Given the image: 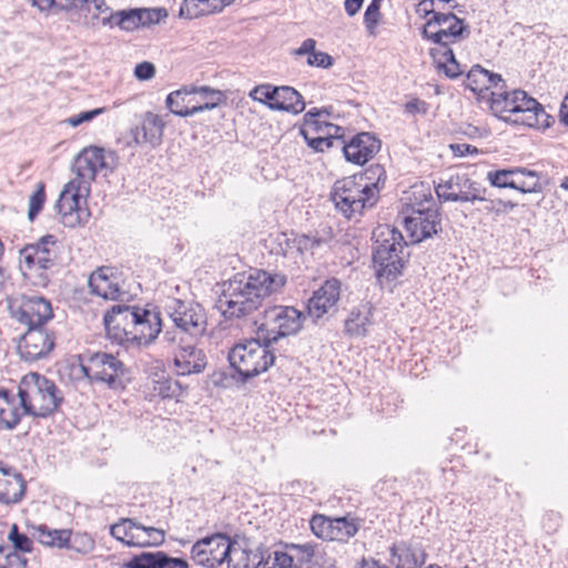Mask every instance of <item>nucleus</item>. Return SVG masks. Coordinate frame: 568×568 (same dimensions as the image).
<instances>
[{"label": "nucleus", "instance_id": "1", "mask_svg": "<svg viewBox=\"0 0 568 568\" xmlns=\"http://www.w3.org/2000/svg\"><path fill=\"white\" fill-rule=\"evenodd\" d=\"M286 283V276L264 270L236 274L223 283L216 306L225 317H243L256 311L263 301Z\"/></svg>", "mask_w": 568, "mask_h": 568}, {"label": "nucleus", "instance_id": "2", "mask_svg": "<svg viewBox=\"0 0 568 568\" xmlns=\"http://www.w3.org/2000/svg\"><path fill=\"white\" fill-rule=\"evenodd\" d=\"M103 321L108 338L126 348L151 343L162 327L159 312L139 306L113 305Z\"/></svg>", "mask_w": 568, "mask_h": 568}, {"label": "nucleus", "instance_id": "3", "mask_svg": "<svg viewBox=\"0 0 568 568\" xmlns=\"http://www.w3.org/2000/svg\"><path fill=\"white\" fill-rule=\"evenodd\" d=\"M386 181V172L379 164L367 168L363 173L335 182L331 199L335 207L346 217L362 215L379 199V187Z\"/></svg>", "mask_w": 568, "mask_h": 568}, {"label": "nucleus", "instance_id": "4", "mask_svg": "<svg viewBox=\"0 0 568 568\" xmlns=\"http://www.w3.org/2000/svg\"><path fill=\"white\" fill-rule=\"evenodd\" d=\"M422 36L436 44L430 49L436 68L443 70L450 79L459 77L463 70L450 45L470 36V28L466 21L452 12L434 13V17L424 24Z\"/></svg>", "mask_w": 568, "mask_h": 568}, {"label": "nucleus", "instance_id": "5", "mask_svg": "<svg viewBox=\"0 0 568 568\" xmlns=\"http://www.w3.org/2000/svg\"><path fill=\"white\" fill-rule=\"evenodd\" d=\"M373 261L376 276L381 284L395 281L403 272L406 263L403 234L388 224L378 225L373 231Z\"/></svg>", "mask_w": 568, "mask_h": 568}, {"label": "nucleus", "instance_id": "6", "mask_svg": "<svg viewBox=\"0 0 568 568\" xmlns=\"http://www.w3.org/2000/svg\"><path fill=\"white\" fill-rule=\"evenodd\" d=\"M18 396L23 414L41 418L51 416L63 402L54 382L39 373H29L21 378Z\"/></svg>", "mask_w": 568, "mask_h": 568}, {"label": "nucleus", "instance_id": "7", "mask_svg": "<svg viewBox=\"0 0 568 568\" xmlns=\"http://www.w3.org/2000/svg\"><path fill=\"white\" fill-rule=\"evenodd\" d=\"M271 342H266L262 334L256 338L237 343L229 352L230 365L247 381L266 372L275 362V355L270 349Z\"/></svg>", "mask_w": 568, "mask_h": 568}, {"label": "nucleus", "instance_id": "8", "mask_svg": "<svg viewBox=\"0 0 568 568\" xmlns=\"http://www.w3.org/2000/svg\"><path fill=\"white\" fill-rule=\"evenodd\" d=\"M57 258V237L47 234L20 250V268L26 277H36L34 283L44 286L48 283L47 271L55 265Z\"/></svg>", "mask_w": 568, "mask_h": 568}, {"label": "nucleus", "instance_id": "9", "mask_svg": "<svg viewBox=\"0 0 568 568\" xmlns=\"http://www.w3.org/2000/svg\"><path fill=\"white\" fill-rule=\"evenodd\" d=\"M116 164L115 152L95 145L87 146L74 158L72 171L75 178L72 181L91 189L98 173L108 175L115 170Z\"/></svg>", "mask_w": 568, "mask_h": 568}, {"label": "nucleus", "instance_id": "10", "mask_svg": "<svg viewBox=\"0 0 568 568\" xmlns=\"http://www.w3.org/2000/svg\"><path fill=\"white\" fill-rule=\"evenodd\" d=\"M80 367L85 377L116 388L123 386L124 365L112 354L85 353L80 356Z\"/></svg>", "mask_w": 568, "mask_h": 568}, {"label": "nucleus", "instance_id": "11", "mask_svg": "<svg viewBox=\"0 0 568 568\" xmlns=\"http://www.w3.org/2000/svg\"><path fill=\"white\" fill-rule=\"evenodd\" d=\"M303 314L294 307L275 305L264 311V321L258 326L266 342L275 343L281 337L296 334L302 328Z\"/></svg>", "mask_w": 568, "mask_h": 568}, {"label": "nucleus", "instance_id": "12", "mask_svg": "<svg viewBox=\"0 0 568 568\" xmlns=\"http://www.w3.org/2000/svg\"><path fill=\"white\" fill-rule=\"evenodd\" d=\"M405 227L413 242L419 243L442 231V220L438 209L434 207L430 189L423 193V201L412 206V214L406 216Z\"/></svg>", "mask_w": 568, "mask_h": 568}, {"label": "nucleus", "instance_id": "13", "mask_svg": "<svg viewBox=\"0 0 568 568\" xmlns=\"http://www.w3.org/2000/svg\"><path fill=\"white\" fill-rule=\"evenodd\" d=\"M248 97L271 110L284 111L292 114H300L305 110V102L302 94L292 87H275L268 83L254 87Z\"/></svg>", "mask_w": 568, "mask_h": 568}, {"label": "nucleus", "instance_id": "14", "mask_svg": "<svg viewBox=\"0 0 568 568\" xmlns=\"http://www.w3.org/2000/svg\"><path fill=\"white\" fill-rule=\"evenodd\" d=\"M32 536L44 546L70 548L81 554H88L94 548V540L87 534H77L71 538L70 530L50 529L45 525L34 527Z\"/></svg>", "mask_w": 568, "mask_h": 568}, {"label": "nucleus", "instance_id": "15", "mask_svg": "<svg viewBox=\"0 0 568 568\" xmlns=\"http://www.w3.org/2000/svg\"><path fill=\"white\" fill-rule=\"evenodd\" d=\"M232 542L224 534L212 535L192 546L191 557L197 565L216 568L225 564Z\"/></svg>", "mask_w": 568, "mask_h": 568}, {"label": "nucleus", "instance_id": "16", "mask_svg": "<svg viewBox=\"0 0 568 568\" xmlns=\"http://www.w3.org/2000/svg\"><path fill=\"white\" fill-rule=\"evenodd\" d=\"M12 316L27 327L43 326L53 317L51 303L40 295H22L11 306Z\"/></svg>", "mask_w": 568, "mask_h": 568}, {"label": "nucleus", "instance_id": "17", "mask_svg": "<svg viewBox=\"0 0 568 568\" xmlns=\"http://www.w3.org/2000/svg\"><path fill=\"white\" fill-rule=\"evenodd\" d=\"M180 95H184L182 98L184 104L180 106V118L190 116L205 110H213L225 100L222 91L206 85L180 87Z\"/></svg>", "mask_w": 568, "mask_h": 568}, {"label": "nucleus", "instance_id": "18", "mask_svg": "<svg viewBox=\"0 0 568 568\" xmlns=\"http://www.w3.org/2000/svg\"><path fill=\"white\" fill-rule=\"evenodd\" d=\"M54 347V336L44 325L27 327L18 344V352L26 362L45 357Z\"/></svg>", "mask_w": 568, "mask_h": 568}, {"label": "nucleus", "instance_id": "19", "mask_svg": "<svg viewBox=\"0 0 568 568\" xmlns=\"http://www.w3.org/2000/svg\"><path fill=\"white\" fill-rule=\"evenodd\" d=\"M90 187L80 185L78 182L69 181L61 191L55 207L62 215L64 225L74 226L80 221L81 200L88 197Z\"/></svg>", "mask_w": 568, "mask_h": 568}, {"label": "nucleus", "instance_id": "20", "mask_svg": "<svg viewBox=\"0 0 568 568\" xmlns=\"http://www.w3.org/2000/svg\"><path fill=\"white\" fill-rule=\"evenodd\" d=\"M206 331V315L199 303L185 304L180 301V344L189 337L197 342Z\"/></svg>", "mask_w": 568, "mask_h": 568}, {"label": "nucleus", "instance_id": "21", "mask_svg": "<svg viewBox=\"0 0 568 568\" xmlns=\"http://www.w3.org/2000/svg\"><path fill=\"white\" fill-rule=\"evenodd\" d=\"M91 293L104 300H120L125 291L121 284V276L111 266L97 268L88 281Z\"/></svg>", "mask_w": 568, "mask_h": 568}, {"label": "nucleus", "instance_id": "22", "mask_svg": "<svg viewBox=\"0 0 568 568\" xmlns=\"http://www.w3.org/2000/svg\"><path fill=\"white\" fill-rule=\"evenodd\" d=\"M271 552L263 545L256 548H247L233 541L225 564L227 568H271Z\"/></svg>", "mask_w": 568, "mask_h": 568}, {"label": "nucleus", "instance_id": "23", "mask_svg": "<svg viewBox=\"0 0 568 568\" xmlns=\"http://www.w3.org/2000/svg\"><path fill=\"white\" fill-rule=\"evenodd\" d=\"M379 150L381 140L369 132H361L342 145L346 161L357 165L367 163Z\"/></svg>", "mask_w": 568, "mask_h": 568}, {"label": "nucleus", "instance_id": "24", "mask_svg": "<svg viewBox=\"0 0 568 568\" xmlns=\"http://www.w3.org/2000/svg\"><path fill=\"white\" fill-rule=\"evenodd\" d=\"M465 85L477 94L478 100L488 101L489 93L498 88L504 89L506 83L500 74L476 64L466 74Z\"/></svg>", "mask_w": 568, "mask_h": 568}, {"label": "nucleus", "instance_id": "25", "mask_svg": "<svg viewBox=\"0 0 568 568\" xmlns=\"http://www.w3.org/2000/svg\"><path fill=\"white\" fill-rule=\"evenodd\" d=\"M341 283L336 278H329L313 293L307 304L308 315L315 320L323 317L335 307L339 300Z\"/></svg>", "mask_w": 568, "mask_h": 568}, {"label": "nucleus", "instance_id": "26", "mask_svg": "<svg viewBox=\"0 0 568 568\" xmlns=\"http://www.w3.org/2000/svg\"><path fill=\"white\" fill-rule=\"evenodd\" d=\"M26 494V481L16 468L0 460V503L18 504Z\"/></svg>", "mask_w": 568, "mask_h": 568}, {"label": "nucleus", "instance_id": "27", "mask_svg": "<svg viewBox=\"0 0 568 568\" xmlns=\"http://www.w3.org/2000/svg\"><path fill=\"white\" fill-rule=\"evenodd\" d=\"M390 562L395 568H422L427 555L418 544L400 541L390 548Z\"/></svg>", "mask_w": 568, "mask_h": 568}, {"label": "nucleus", "instance_id": "28", "mask_svg": "<svg viewBox=\"0 0 568 568\" xmlns=\"http://www.w3.org/2000/svg\"><path fill=\"white\" fill-rule=\"evenodd\" d=\"M164 122L162 119L152 112H146L141 126L131 130V136L135 144L150 143L158 145L163 135Z\"/></svg>", "mask_w": 568, "mask_h": 568}, {"label": "nucleus", "instance_id": "29", "mask_svg": "<svg viewBox=\"0 0 568 568\" xmlns=\"http://www.w3.org/2000/svg\"><path fill=\"white\" fill-rule=\"evenodd\" d=\"M324 110H318L316 108L311 109L304 114V128L301 129V133L307 142V145L314 149L317 152H324L334 146V138L322 135V136H310L308 131H321L322 130V121L320 120Z\"/></svg>", "mask_w": 568, "mask_h": 568}, {"label": "nucleus", "instance_id": "30", "mask_svg": "<svg viewBox=\"0 0 568 568\" xmlns=\"http://www.w3.org/2000/svg\"><path fill=\"white\" fill-rule=\"evenodd\" d=\"M184 343L185 345H180V376L202 373L207 365L206 355L196 347L194 341Z\"/></svg>", "mask_w": 568, "mask_h": 568}, {"label": "nucleus", "instance_id": "31", "mask_svg": "<svg viewBox=\"0 0 568 568\" xmlns=\"http://www.w3.org/2000/svg\"><path fill=\"white\" fill-rule=\"evenodd\" d=\"M373 310L371 303L353 308L345 320V333L351 337L366 336L373 324Z\"/></svg>", "mask_w": 568, "mask_h": 568}, {"label": "nucleus", "instance_id": "32", "mask_svg": "<svg viewBox=\"0 0 568 568\" xmlns=\"http://www.w3.org/2000/svg\"><path fill=\"white\" fill-rule=\"evenodd\" d=\"M488 104L491 111L505 121H511L518 112V100L515 99V90L511 92L504 89H496L489 93Z\"/></svg>", "mask_w": 568, "mask_h": 568}, {"label": "nucleus", "instance_id": "33", "mask_svg": "<svg viewBox=\"0 0 568 568\" xmlns=\"http://www.w3.org/2000/svg\"><path fill=\"white\" fill-rule=\"evenodd\" d=\"M126 568H174L178 567V558H172L162 551H143L133 556L126 564Z\"/></svg>", "mask_w": 568, "mask_h": 568}, {"label": "nucleus", "instance_id": "34", "mask_svg": "<svg viewBox=\"0 0 568 568\" xmlns=\"http://www.w3.org/2000/svg\"><path fill=\"white\" fill-rule=\"evenodd\" d=\"M156 12L150 9H129L115 12L118 21L115 26L124 31H133L141 26H145L154 21Z\"/></svg>", "mask_w": 568, "mask_h": 568}, {"label": "nucleus", "instance_id": "35", "mask_svg": "<svg viewBox=\"0 0 568 568\" xmlns=\"http://www.w3.org/2000/svg\"><path fill=\"white\" fill-rule=\"evenodd\" d=\"M449 195L446 196L450 202H475L476 195H470V179L467 174H454L443 183Z\"/></svg>", "mask_w": 568, "mask_h": 568}, {"label": "nucleus", "instance_id": "36", "mask_svg": "<svg viewBox=\"0 0 568 568\" xmlns=\"http://www.w3.org/2000/svg\"><path fill=\"white\" fill-rule=\"evenodd\" d=\"M21 413L8 390H0V429H13L20 422Z\"/></svg>", "mask_w": 568, "mask_h": 568}, {"label": "nucleus", "instance_id": "37", "mask_svg": "<svg viewBox=\"0 0 568 568\" xmlns=\"http://www.w3.org/2000/svg\"><path fill=\"white\" fill-rule=\"evenodd\" d=\"M316 41L314 39H306L301 47L295 50L296 55L307 54V64L317 68H329L333 65V58L323 51L315 50Z\"/></svg>", "mask_w": 568, "mask_h": 568}, {"label": "nucleus", "instance_id": "38", "mask_svg": "<svg viewBox=\"0 0 568 568\" xmlns=\"http://www.w3.org/2000/svg\"><path fill=\"white\" fill-rule=\"evenodd\" d=\"M358 523L354 518L336 517L333 518L332 539L337 541H347L358 531Z\"/></svg>", "mask_w": 568, "mask_h": 568}, {"label": "nucleus", "instance_id": "39", "mask_svg": "<svg viewBox=\"0 0 568 568\" xmlns=\"http://www.w3.org/2000/svg\"><path fill=\"white\" fill-rule=\"evenodd\" d=\"M519 173L516 174L514 190L521 193H536L541 191L538 173L536 171L519 168Z\"/></svg>", "mask_w": 568, "mask_h": 568}, {"label": "nucleus", "instance_id": "40", "mask_svg": "<svg viewBox=\"0 0 568 568\" xmlns=\"http://www.w3.org/2000/svg\"><path fill=\"white\" fill-rule=\"evenodd\" d=\"M285 549H290L296 568H302L304 565L310 564L316 556V545L311 542L286 544Z\"/></svg>", "mask_w": 568, "mask_h": 568}, {"label": "nucleus", "instance_id": "41", "mask_svg": "<svg viewBox=\"0 0 568 568\" xmlns=\"http://www.w3.org/2000/svg\"><path fill=\"white\" fill-rule=\"evenodd\" d=\"M514 123H520L530 128H542L547 129L554 122V118L549 115L538 102L537 108H534L531 113H528V118L514 119Z\"/></svg>", "mask_w": 568, "mask_h": 568}, {"label": "nucleus", "instance_id": "42", "mask_svg": "<svg viewBox=\"0 0 568 568\" xmlns=\"http://www.w3.org/2000/svg\"><path fill=\"white\" fill-rule=\"evenodd\" d=\"M212 13L207 0H183L180 6V18L195 19Z\"/></svg>", "mask_w": 568, "mask_h": 568}, {"label": "nucleus", "instance_id": "43", "mask_svg": "<svg viewBox=\"0 0 568 568\" xmlns=\"http://www.w3.org/2000/svg\"><path fill=\"white\" fill-rule=\"evenodd\" d=\"M519 168L510 169V170H497L488 172L487 180L495 187H509L513 189L515 185V178L518 174Z\"/></svg>", "mask_w": 568, "mask_h": 568}, {"label": "nucleus", "instance_id": "44", "mask_svg": "<svg viewBox=\"0 0 568 568\" xmlns=\"http://www.w3.org/2000/svg\"><path fill=\"white\" fill-rule=\"evenodd\" d=\"M310 526L313 534L318 538L332 539L333 518L317 514L312 517Z\"/></svg>", "mask_w": 568, "mask_h": 568}, {"label": "nucleus", "instance_id": "45", "mask_svg": "<svg viewBox=\"0 0 568 568\" xmlns=\"http://www.w3.org/2000/svg\"><path fill=\"white\" fill-rule=\"evenodd\" d=\"M45 202V185L43 182H38L36 191L29 197L28 219L33 221L40 213Z\"/></svg>", "mask_w": 568, "mask_h": 568}, {"label": "nucleus", "instance_id": "46", "mask_svg": "<svg viewBox=\"0 0 568 568\" xmlns=\"http://www.w3.org/2000/svg\"><path fill=\"white\" fill-rule=\"evenodd\" d=\"M293 240H295V233L293 232L290 234L284 232L276 234L273 240L276 244V247H273L272 251L283 256H288L296 253Z\"/></svg>", "mask_w": 568, "mask_h": 568}, {"label": "nucleus", "instance_id": "47", "mask_svg": "<svg viewBox=\"0 0 568 568\" xmlns=\"http://www.w3.org/2000/svg\"><path fill=\"white\" fill-rule=\"evenodd\" d=\"M134 519L125 518L110 528V534L119 541L130 546V536L133 532Z\"/></svg>", "mask_w": 568, "mask_h": 568}, {"label": "nucleus", "instance_id": "48", "mask_svg": "<svg viewBox=\"0 0 568 568\" xmlns=\"http://www.w3.org/2000/svg\"><path fill=\"white\" fill-rule=\"evenodd\" d=\"M8 538L12 542L14 551L30 552L32 550V539L20 532L17 525H12Z\"/></svg>", "mask_w": 568, "mask_h": 568}, {"label": "nucleus", "instance_id": "49", "mask_svg": "<svg viewBox=\"0 0 568 568\" xmlns=\"http://www.w3.org/2000/svg\"><path fill=\"white\" fill-rule=\"evenodd\" d=\"M515 99L518 100V112L514 119L528 118L534 108H537L538 101L527 95L523 90H515Z\"/></svg>", "mask_w": 568, "mask_h": 568}, {"label": "nucleus", "instance_id": "50", "mask_svg": "<svg viewBox=\"0 0 568 568\" xmlns=\"http://www.w3.org/2000/svg\"><path fill=\"white\" fill-rule=\"evenodd\" d=\"M322 242L323 241L320 237L306 234H295V240H293L295 251L298 254L313 251L314 248L321 246Z\"/></svg>", "mask_w": 568, "mask_h": 568}, {"label": "nucleus", "instance_id": "51", "mask_svg": "<svg viewBox=\"0 0 568 568\" xmlns=\"http://www.w3.org/2000/svg\"><path fill=\"white\" fill-rule=\"evenodd\" d=\"M105 112V108H98L89 111H83L79 114L72 115L63 121V123L75 128L83 123L90 122L97 116L103 114Z\"/></svg>", "mask_w": 568, "mask_h": 568}, {"label": "nucleus", "instance_id": "52", "mask_svg": "<svg viewBox=\"0 0 568 568\" xmlns=\"http://www.w3.org/2000/svg\"><path fill=\"white\" fill-rule=\"evenodd\" d=\"M379 0H373L365 10L364 23L368 31H373L379 21Z\"/></svg>", "mask_w": 568, "mask_h": 568}, {"label": "nucleus", "instance_id": "53", "mask_svg": "<svg viewBox=\"0 0 568 568\" xmlns=\"http://www.w3.org/2000/svg\"><path fill=\"white\" fill-rule=\"evenodd\" d=\"M133 532L130 536V546L146 547L152 546L148 539L146 527L134 520Z\"/></svg>", "mask_w": 568, "mask_h": 568}, {"label": "nucleus", "instance_id": "54", "mask_svg": "<svg viewBox=\"0 0 568 568\" xmlns=\"http://www.w3.org/2000/svg\"><path fill=\"white\" fill-rule=\"evenodd\" d=\"M0 568H28V560L17 551H8L6 560L0 562Z\"/></svg>", "mask_w": 568, "mask_h": 568}, {"label": "nucleus", "instance_id": "55", "mask_svg": "<svg viewBox=\"0 0 568 568\" xmlns=\"http://www.w3.org/2000/svg\"><path fill=\"white\" fill-rule=\"evenodd\" d=\"M134 75L141 81H146L155 75V67L153 63L144 61L135 65Z\"/></svg>", "mask_w": 568, "mask_h": 568}, {"label": "nucleus", "instance_id": "56", "mask_svg": "<svg viewBox=\"0 0 568 568\" xmlns=\"http://www.w3.org/2000/svg\"><path fill=\"white\" fill-rule=\"evenodd\" d=\"M278 568H296L290 549L284 551H274V564Z\"/></svg>", "mask_w": 568, "mask_h": 568}, {"label": "nucleus", "instance_id": "57", "mask_svg": "<svg viewBox=\"0 0 568 568\" xmlns=\"http://www.w3.org/2000/svg\"><path fill=\"white\" fill-rule=\"evenodd\" d=\"M324 124V128L326 129V135L334 138V145L336 144L342 149L343 142H346L343 139L344 129L341 126H337L332 123L322 122V125Z\"/></svg>", "mask_w": 568, "mask_h": 568}, {"label": "nucleus", "instance_id": "58", "mask_svg": "<svg viewBox=\"0 0 568 568\" xmlns=\"http://www.w3.org/2000/svg\"><path fill=\"white\" fill-rule=\"evenodd\" d=\"M429 104L419 99H413L405 104V110L408 113H420L426 114L428 112Z\"/></svg>", "mask_w": 568, "mask_h": 568}, {"label": "nucleus", "instance_id": "59", "mask_svg": "<svg viewBox=\"0 0 568 568\" xmlns=\"http://www.w3.org/2000/svg\"><path fill=\"white\" fill-rule=\"evenodd\" d=\"M154 390L163 398L173 396L172 383L169 379H159L154 386Z\"/></svg>", "mask_w": 568, "mask_h": 568}, {"label": "nucleus", "instance_id": "60", "mask_svg": "<svg viewBox=\"0 0 568 568\" xmlns=\"http://www.w3.org/2000/svg\"><path fill=\"white\" fill-rule=\"evenodd\" d=\"M489 206H486L487 210H495L497 213H506L509 210H513L517 204L511 201H489Z\"/></svg>", "mask_w": 568, "mask_h": 568}, {"label": "nucleus", "instance_id": "61", "mask_svg": "<svg viewBox=\"0 0 568 568\" xmlns=\"http://www.w3.org/2000/svg\"><path fill=\"white\" fill-rule=\"evenodd\" d=\"M450 149L457 156H465L467 154H474L478 152L476 146L467 143L450 144Z\"/></svg>", "mask_w": 568, "mask_h": 568}, {"label": "nucleus", "instance_id": "62", "mask_svg": "<svg viewBox=\"0 0 568 568\" xmlns=\"http://www.w3.org/2000/svg\"><path fill=\"white\" fill-rule=\"evenodd\" d=\"M435 3H436V1H434V0H422L418 3L417 12L419 14L423 13L424 17H427L429 14H432V17H434V13H442L440 11H435Z\"/></svg>", "mask_w": 568, "mask_h": 568}, {"label": "nucleus", "instance_id": "63", "mask_svg": "<svg viewBox=\"0 0 568 568\" xmlns=\"http://www.w3.org/2000/svg\"><path fill=\"white\" fill-rule=\"evenodd\" d=\"M146 535L152 546L161 545L164 540V532L154 527H146Z\"/></svg>", "mask_w": 568, "mask_h": 568}, {"label": "nucleus", "instance_id": "64", "mask_svg": "<svg viewBox=\"0 0 568 568\" xmlns=\"http://www.w3.org/2000/svg\"><path fill=\"white\" fill-rule=\"evenodd\" d=\"M363 2H364V0H345V3H344L345 11L351 17L355 16L359 11Z\"/></svg>", "mask_w": 568, "mask_h": 568}]
</instances>
